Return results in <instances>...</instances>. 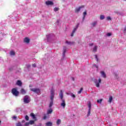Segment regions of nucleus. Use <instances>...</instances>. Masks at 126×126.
<instances>
[{
    "instance_id": "obj_6",
    "label": "nucleus",
    "mask_w": 126,
    "mask_h": 126,
    "mask_svg": "<svg viewBox=\"0 0 126 126\" xmlns=\"http://www.w3.org/2000/svg\"><path fill=\"white\" fill-rule=\"evenodd\" d=\"M78 27H79V23H78L76 26L74 28L72 32V33L71 34V37H73V35L75 32H76V30L78 29Z\"/></svg>"
},
{
    "instance_id": "obj_18",
    "label": "nucleus",
    "mask_w": 126,
    "mask_h": 126,
    "mask_svg": "<svg viewBox=\"0 0 126 126\" xmlns=\"http://www.w3.org/2000/svg\"><path fill=\"white\" fill-rule=\"evenodd\" d=\"M16 113H21L22 112V109L20 108H17L16 110Z\"/></svg>"
},
{
    "instance_id": "obj_52",
    "label": "nucleus",
    "mask_w": 126,
    "mask_h": 126,
    "mask_svg": "<svg viewBox=\"0 0 126 126\" xmlns=\"http://www.w3.org/2000/svg\"><path fill=\"white\" fill-rule=\"evenodd\" d=\"M0 123H1V121H0Z\"/></svg>"
},
{
    "instance_id": "obj_34",
    "label": "nucleus",
    "mask_w": 126,
    "mask_h": 126,
    "mask_svg": "<svg viewBox=\"0 0 126 126\" xmlns=\"http://www.w3.org/2000/svg\"><path fill=\"white\" fill-rule=\"evenodd\" d=\"M26 121H29V117L28 115H26L25 117Z\"/></svg>"
},
{
    "instance_id": "obj_22",
    "label": "nucleus",
    "mask_w": 126,
    "mask_h": 126,
    "mask_svg": "<svg viewBox=\"0 0 126 126\" xmlns=\"http://www.w3.org/2000/svg\"><path fill=\"white\" fill-rule=\"evenodd\" d=\"M97 25V21H94L92 24L93 27H95Z\"/></svg>"
},
{
    "instance_id": "obj_23",
    "label": "nucleus",
    "mask_w": 126,
    "mask_h": 126,
    "mask_svg": "<svg viewBox=\"0 0 126 126\" xmlns=\"http://www.w3.org/2000/svg\"><path fill=\"white\" fill-rule=\"evenodd\" d=\"M113 101V96H110L109 98L108 102L109 103H112V101Z\"/></svg>"
},
{
    "instance_id": "obj_45",
    "label": "nucleus",
    "mask_w": 126,
    "mask_h": 126,
    "mask_svg": "<svg viewBox=\"0 0 126 126\" xmlns=\"http://www.w3.org/2000/svg\"><path fill=\"white\" fill-rule=\"evenodd\" d=\"M43 120H46V119H47V116H44V117H43Z\"/></svg>"
},
{
    "instance_id": "obj_33",
    "label": "nucleus",
    "mask_w": 126,
    "mask_h": 126,
    "mask_svg": "<svg viewBox=\"0 0 126 126\" xmlns=\"http://www.w3.org/2000/svg\"><path fill=\"white\" fill-rule=\"evenodd\" d=\"M83 90V88H81L79 92H78V94H81V92Z\"/></svg>"
},
{
    "instance_id": "obj_27",
    "label": "nucleus",
    "mask_w": 126,
    "mask_h": 126,
    "mask_svg": "<svg viewBox=\"0 0 126 126\" xmlns=\"http://www.w3.org/2000/svg\"><path fill=\"white\" fill-rule=\"evenodd\" d=\"M102 101H103V99H98L97 100V102L98 103V104H102Z\"/></svg>"
},
{
    "instance_id": "obj_39",
    "label": "nucleus",
    "mask_w": 126,
    "mask_h": 126,
    "mask_svg": "<svg viewBox=\"0 0 126 126\" xmlns=\"http://www.w3.org/2000/svg\"><path fill=\"white\" fill-rule=\"evenodd\" d=\"M107 20H112V18H111V17L108 16L107 17Z\"/></svg>"
},
{
    "instance_id": "obj_10",
    "label": "nucleus",
    "mask_w": 126,
    "mask_h": 126,
    "mask_svg": "<svg viewBox=\"0 0 126 126\" xmlns=\"http://www.w3.org/2000/svg\"><path fill=\"white\" fill-rule=\"evenodd\" d=\"M83 7H84V6H81L78 8H76L75 9V12L76 13H78V12L80 11V10L81 9V8H83Z\"/></svg>"
},
{
    "instance_id": "obj_30",
    "label": "nucleus",
    "mask_w": 126,
    "mask_h": 126,
    "mask_svg": "<svg viewBox=\"0 0 126 126\" xmlns=\"http://www.w3.org/2000/svg\"><path fill=\"white\" fill-rule=\"evenodd\" d=\"M29 123H30V125H34L35 122L33 120H31L30 121Z\"/></svg>"
},
{
    "instance_id": "obj_50",
    "label": "nucleus",
    "mask_w": 126,
    "mask_h": 126,
    "mask_svg": "<svg viewBox=\"0 0 126 126\" xmlns=\"http://www.w3.org/2000/svg\"><path fill=\"white\" fill-rule=\"evenodd\" d=\"M67 95H69V93H67Z\"/></svg>"
},
{
    "instance_id": "obj_25",
    "label": "nucleus",
    "mask_w": 126,
    "mask_h": 126,
    "mask_svg": "<svg viewBox=\"0 0 126 126\" xmlns=\"http://www.w3.org/2000/svg\"><path fill=\"white\" fill-rule=\"evenodd\" d=\"M10 56H14V55H15V52L13 51H11L10 52Z\"/></svg>"
},
{
    "instance_id": "obj_51",
    "label": "nucleus",
    "mask_w": 126,
    "mask_h": 126,
    "mask_svg": "<svg viewBox=\"0 0 126 126\" xmlns=\"http://www.w3.org/2000/svg\"><path fill=\"white\" fill-rule=\"evenodd\" d=\"M9 70H11V69H9Z\"/></svg>"
},
{
    "instance_id": "obj_4",
    "label": "nucleus",
    "mask_w": 126,
    "mask_h": 126,
    "mask_svg": "<svg viewBox=\"0 0 126 126\" xmlns=\"http://www.w3.org/2000/svg\"><path fill=\"white\" fill-rule=\"evenodd\" d=\"M94 83H95L96 87H97V88H99V87H100V83L102 82V80L101 79V78H99L98 80L95 79L94 80Z\"/></svg>"
},
{
    "instance_id": "obj_29",
    "label": "nucleus",
    "mask_w": 126,
    "mask_h": 126,
    "mask_svg": "<svg viewBox=\"0 0 126 126\" xmlns=\"http://www.w3.org/2000/svg\"><path fill=\"white\" fill-rule=\"evenodd\" d=\"M103 19H105V16L101 15L100 16V20H103Z\"/></svg>"
},
{
    "instance_id": "obj_55",
    "label": "nucleus",
    "mask_w": 126,
    "mask_h": 126,
    "mask_svg": "<svg viewBox=\"0 0 126 126\" xmlns=\"http://www.w3.org/2000/svg\"><path fill=\"white\" fill-rule=\"evenodd\" d=\"M109 126H111V125H110Z\"/></svg>"
},
{
    "instance_id": "obj_8",
    "label": "nucleus",
    "mask_w": 126,
    "mask_h": 126,
    "mask_svg": "<svg viewBox=\"0 0 126 126\" xmlns=\"http://www.w3.org/2000/svg\"><path fill=\"white\" fill-rule=\"evenodd\" d=\"M31 90L34 92V93H36V94H40L41 93V91L39 89L37 88H32L31 89Z\"/></svg>"
},
{
    "instance_id": "obj_49",
    "label": "nucleus",
    "mask_w": 126,
    "mask_h": 126,
    "mask_svg": "<svg viewBox=\"0 0 126 126\" xmlns=\"http://www.w3.org/2000/svg\"><path fill=\"white\" fill-rule=\"evenodd\" d=\"M2 40V38H0V41H1Z\"/></svg>"
},
{
    "instance_id": "obj_46",
    "label": "nucleus",
    "mask_w": 126,
    "mask_h": 126,
    "mask_svg": "<svg viewBox=\"0 0 126 126\" xmlns=\"http://www.w3.org/2000/svg\"><path fill=\"white\" fill-rule=\"evenodd\" d=\"M71 80H72L73 81H74V78H73V77H71Z\"/></svg>"
},
{
    "instance_id": "obj_15",
    "label": "nucleus",
    "mask_w": 126,
    "mask_h": 126,
    "mask_svg": "<svg viewBox=\"0 0 126 126\" xmlns=\"http://www.w3.org/2000/svg\"><path fill=\"white\" fill-rule=\"evenodd\" d=\"M97 50H98V46H95L93 49V52L94 53H96L97 52Z\"/></svg>"
},
{
    "instance_id": "obj_21",
    "label": "nucleus",
    "mask_w": 126,
    "mask_h": 126,
    "mask_svg": "<svg viewBox=\"0 0 126 126\" xmlns=\"http://www.w3.org/2000/svg\"><path fill=\"white\" fill-rule=\"evenodd\" d=\"M46 126H53V123L52 122H48L46 123Z\"/></svg>"
},
{
    "instance_id": "obj_36",
    "label": "nucleus",
    "mask_w": 126,
    "mask_h": 126,
    "mask_svg": "<svg viewBox=\"0 0 126 126\" xmlns=\"http://www.w3.org/2000/svg\"><path fill=\"white\" fill-rule=\"evenodd\" d=\"M58 10H59V8H58V7H55L54 9V11H58Z\"/></svg>"
},
{
    "instance_id": "obj_43",
    "label": "nucleus",
    "mask_w": 126,
    "mask_h": 126,
    "mask_svg": "<svg viewBox=\"0 0 126 126\" xmlns=\"http://www.w3.org/2000/svg\"><path fill=\"white\" fill-rule=\"evenodd\" d=\"M31 66V65H30V64H28V65H27V67L28 68H30V67Z\"/></svg>"
},
{
    "instance_id": "obj_9",
    "label": "nucleus",
    "mask_w": 126,
    "mask_h": 126,
    "mask_svg": "<svg viewBox=\"0 0 126 126\" xmlns=\"http://www.w3.org/2000/svg\"><path fill=\"white\" fill-rule=\"evenodd\" d=\"M67 48L66 46H64L63 47V58H65V53H66V50H67Z\"/></svg>"
},
{
    "instance_id": "obj_41",
    "label": "nucleus",
    "mask_w": 126,
    "mask_h": 126,
    "mask_svg": "<svg viewBox=\"0 0 126 126\" xmlns=\"http://www.w3.org/2000/svg\"><path fill=\"white\" fill-rule=\"evenodd\" d=\"M94 67H96V68H98V65H97L96 64H94Z\"/></svg>"
},
{
    "instance_id": "obj_11",
    "label": "nucleus",
    "mask_w": 126,
    "mask_h": 126,
    "mask_svg": "<svg viewBox=\"0 0 126 126\" xmlns=\"http://www.w3.org/2000/svg\"><path fill=\"white\" fill-rule=\"evenodd\" d=\"M46 4L47 5H53V4H54V2H53L52 1L48 0V1H46Z\"/></svg>"
},
{
    "instance_id": "obj_35",
    "label": "nucleus",
    "mask_w": 126,
    "mask_h": 126,
    "mask_svg": "<svg viewBox=\"0 0 126 126\" xmlns=\"http://www.w3.org/2000/svg\"><path fill=\"white\" fill-rule=\"evenodd\" d=\"M16 126H22V124H21V123L19 122L17 123Z\"/></svg>"
},
{
    "instance_id": "obj_31",
    "label": "nucleus",
    "mask_w": 126,
    "mask_h": 126,
    "mask_svg": "<svg viewBox=\"0 0 126 126\" xmlns=\"http://www.w3.org/2000/svg\"><path fill=\"white\" fill-rule=\"evenodd\" d=\"M94 57L96 62H99V59L98 58V56H97V55H94Z\"/></svg>"
},
{
    "instance_id": "obj_2",
    "label": "nucleus",
    "mask_w": 126,
    "mask_h": 126,
    "mask_svg": "<svg viewBox=\"0 0 126 126\" xmlns=\"http://www.w3.org/2000/svg\"><path fill=\"white\" fill-rule=\"evenodd\" d=\"M50 100L51 101L50 102L49 107V108H52L53 105L54 104V98L55 97V90L54 89H52L50 92Z\"/></svg>"
},
{
    "instance_id": "obj_19",
    "label": "nucleus",
    "mask_w": 126,
    "mask_h": 126,
    "mask_svg": "<svg viewBox=\"0 0 126 126\" xmlns=\"http://www.w3.org/2000/svg\"><path fill=\"white\" fill-rule=\"evenodd\" d=\"M61 123H62V121L61 120V119H58L56 122L57 125L60 126V125H61Z\"/></svg>"
},
{
    "instance_id": "obj_42",
    "label": "nucleus",
    "mask_w": 126,
    "mask_h": 126,
    "mask_svg": "<svg viewBox=\"0 0 126 126\" xmlns=\"http://www.w3.org/2000/svg\"><path fill=\"white\" fill-rule=\"evenodd\" d=\"M13 120H16V119H17V117H16V116H13Z\"/></svg>"
},
{
    "instance_id": "obj_53",
    "label": "nucleus",
    "mask_w": 126,
    "mask_h": 126,
    "mask_svg": "<svg viewBox=\"0 0 126 126\" xmlns=\"http://www.w3.org/2000/svg\"><path fill=\"white\" fill-rule=\"evenodd\" d=\"M116 75V76H117V75Z\"/></svg>"
},
{
    "instance_id": "obj_44",
    "label": "nucleus",
    "mask_w": 126,
    "mask_h": 126,
    "mask_svg": "<svg viewBox=\"0 0 126 126\" xmlns=\"http://www.w3.org/2000/svg\"><path fill=\"white\" fill-rule=\"evenodd\" d=\"M32 66L33 67H36V64L35 63L32 64Z\"/></svg>"
},
{
    "instance_id": "obj_54",
    "label": "nucleus",
    "mask_w": 126,
    "mask_h": 126,
    "mask_svg": "<svg viewBox=\"0 0 126 126\" xmlns=\"http://www.w3.org/2000/svg\"><path fill=\"white\" fill-rule=\"evenodd\" d=\"M124 0L126 1V0Z\"/></svg>"
},
{
    "instance_id": "obj_32",
    "label": "nucleus",
    "mask_w": 126,
    "mask_h": 126,
    "mask_svg": "<svg viewBox=\"0 0 126 126\" xmlns=\"http://www.w3.org/2000/svg\"><path fill=\"white\" fill-rule=\"evenodd\" d=\"M90 114H91V109H89L87 116L89 117V116H90Z\"/></svg>"
},
{
    "instance_id": "obj_24",
    "label": "nucleus",
    "mask_w": 126,
    "mask_h": 126,
    "mask_svg": "<svg viewBox=\"0 0 126 126\" xmlns=\"http://www.w3.org/2000/svg\"><path fill=\"white\" fill-rule=\"evenodd\" d=\"M31 116L32 118V119H33L34 120H35V119H36V116H35V114H34V113H31Z\"/></svg>"
},
{
    "instance_id": "obj_12",
    "label": "nucleus",
    "mask_w": 126,
    "mask_h": 126,
    "mask_svg": "<svg viewBox=\"0 0 126 126\" xmlns=\"http://www.w3.org/2000/svg\"><path fill=\"white\" fill-rule=\"evenodd\" d=\"M24 42L27 44H29V43H30V39L28 37H26L24 40Z\"/></svg>"
},
{
    "instance_id": "obj_48",
    "label": "nucleus",
    "mask_w": 126,
    "mask_h": 126,
    "mask_svg": "<svg viewBox=\"0 0 126 126\" xmlns=\"http://www.w3.org/2000/svg\"><path fill=\"white\" fill-rule=\"evenodd\" d=\"M60 22V20H58L57 21V23H59Z\"/></svg>"
},
{
    "instance_id": "obj_7",
    "label": "nucleus",
    "mask_w": 126,
    "mask_h": 126,
    "mask_svg": "<svg viewBox=\"0 0 126 126\" xmlns=\"http://www.w3.org/2000/svg\"><path fill=\"white\" fill-rule=\"evenodd\" d=\"M24 102L25 104H28V103H30V100H29V95H25L24 97Z\"/></svg>"
},
{
    "instance_id": "obj_47",
    "label": "nucleus",
    "mask_w": 126,
    "mask_h": 126,
    "mask_svg": "<svg viewBox=\"0 0 126 126\" xmlns=\"http://www.w3.org/2000/svg\"><path fill=\"white\" fill-rule=\"evenodd\" d=\"M93 45H94L93 43H91V44H90V47H92V46H93Z\"/></svg>"
},
{
    "instance_id": "obj_5",
    "label": "nucleus",
    "mask_w": 126,
    "mask_h": 126,
    "mask_svg": "<svg viewBox=\"0 0 126 126\" xmlns=\"http://www.w3.org/2000/svg\"><path fill=\"white\" fill-rule=\"evenodd\" d=\"M12 93L14 96H17L19 95V92L17 91V90L15 88H13L12 90Z\"/></svg>"
},
{
    "instance_id": "obj_17",
    "label": "nucleus",
    "mask_w": 126,
    "mask_h": 126,
    "mask_svg": "<svg viewBox=\"0 0 126 126\" xmlns=\"http://www.w3.org/2000/svg\"><path fill=\"white\" fill-rule=\"evenodd\" d=\"M87 15V11H86L83 13V21H84V20L85 19V17Z\"/></svg>"
},
{
    "instance_id": "obj_16",
    "label": "nucleus",
    "mask_w": 126,
    "mask_h": 126,
    "mask_svg": "<svg viewBox=\"0 0 126 126\" xmlns=\"http://www.w3.org/2000/svg\"><path fill=\"white\" fill-rule=\"evenodd\" d=\"M53 113V109L52 108H50V109H48L47 110V115H50Z\"/></svg>"
},
{
    "instance_id": "obj_28",
    "label": "nucleus",
    "mask_w": 126,
    "mask_h": 126,
    "mask_svg": "<svg viewBox=\"0 0 126 126\" xmlns=\"http://www.w3.org/2000/svg\"><path fill=\"white\" fill-rule=\"evenodd\" d=\"M88 107H89V110H91V102H89L88 103Z\"/></svg>"
},
{
    "instance_id": "obj_1",
    "label": "nucleus",
    "mask_w": 126,
    "mask_h": 126,
    "mask_svg": "<svg viewBox=\"0 0 126 126\" xmlns=\"http://www.w3.org/2000/svg\"><path fill=\"white\" fill-rule=\"evenodd\" d=\"M59 96L62 101L61 106L62 107L63 109H64V108H65V106H66V104H65V100L63 99V90L60 91Z\"/></svg>"
},
{
    "instance_id": "obj_3",
    "label": "nucleus",
    "mask_w": 126,
    "mask_h": 126,
    "mask_svg": "<svg viewBox=\"0 0 126 126\" xmlns=\"http://www.w3.org/2000/svg\"><path fill=\"white\" fill-rule=\"evenodd\" d=\"M46 38L47 40V42H49L50 43H52L54 40H55V35L53 33H50L46 35Z\"/></svg>"
},
{
    "instance_id": "obj_26",
    "label": "nucleus",
    "mask_w": 126,
    "mask_h": 126,
    "mask_svg": "<svg viewBox=\"0 0 126 126\" xmlns=\"http://www.w3.org/2000/svg\"><path fill=\"white\" fill-rule=\"evenodd\" d=\"M66 44H67L68 45H72L73 44V42H71L68 41H66Z\"/></svg>"
},
{
    "instance_id": "obj_37",
    "label": "nucleus",
    "mask_w": 126,
    "mask_h": 126,
    "mask_svg": "<svg viewBox=\"0 0 126 126\" xmlns=\"http://www.w3.org/2000/svg\"><path fill=\"white\" fill-rule=\"evenodd\" d=\"M29 125H30V122H26V123L25 124V126H29Z\"/></svg>"
},
{
    "instance_id": "obj_13",
    "label": "nucleus",
    "mask_w": 126,
    "mask_h": 126,
    "mask_svg": "<svg viewBox=\"0 0 126 126\" xmlns=\"http://www.w3.org/2000/svg\"><path fill=\"white\" fill-rule=\"evenodd\" d=\"M100 74L101 75V76L103 77V78H106L107 77V76L106 75V73H105V72L103 71H101L100 72Z\"/></svg>"
},
{
    "instance_id": "obj_40",
    "label": "nucleus",
    "mask_w": 126,
    "mask_h": 126,
    "mask_svg": "<svg viewBox=\"0 0 126 126\" xmlns=\"http://www.w3.org/2000/svg\"><path fill=\"white\" fill-rule=\"evenodd\" d=\"M71 97H72L73 98H75V95L74 94H71Z\"/></svg>"
},
{
    "instance_id": "obj_14",
    "label": "nucleus",
    "mask_w": 126,
    "mask_h": 126,
    "mask_svg": "<svg viewBox=\"0 0 126 126\" xmlns=\"http://www.w3.org/2000/svg\"><path fill=\"white\" fill-rule=\"evenodd\" d=\"M17 85L18 86H22V82L20 80H18L16 83Z\"/></svg>"
},
{
    "instance_id": "obj_38",
    "label": "nucleus",
    "mask_w": 126,
    "mask_h": 126,
    "mask_svg": "<svg viewBox=\"0 0 126 126\" xmlns=\"http://www.w3.org/2000/svg\"><path fill=\"white\" fill-rule=\"evenodd\" d=\"M107 36H108V37H110V36H112V33L108 32L107 34Z\"/></svg>"
},
{
    "instance_id": "obj_20",
    "label": "nucleus",
    "mask_w": 126,
    "mask_h": 126,
    "mask_svg": "<svg viewBox=\"0 0 126 126\" xmlns=\"http://www.w3.org/2000/svg\"><path fill=\"white\" fill-rule=\"evenodd\" d=\"M21 94H26V91H25L24 89H22L21 90Z\"/></svg>"
}]
</instances>
